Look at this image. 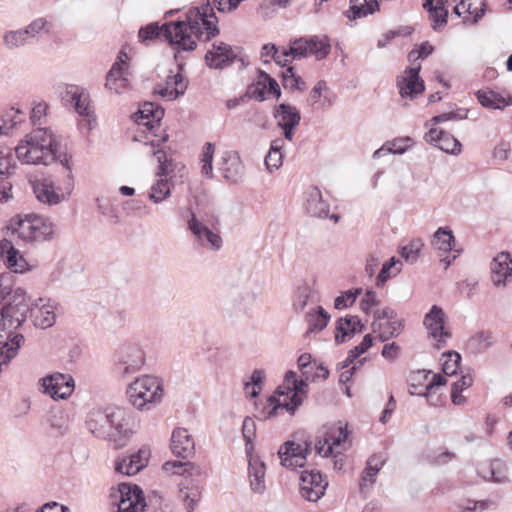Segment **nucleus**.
I'll return each mask as SVG.
<instances>
[{
  "label": "nucleus",
  "mask_w": 512,
  "mask_h": 512,
  "mask_svg": "<svg viewBox=\"0 0 512 512\" xmlns=\"http://www.w3.org/2000/svg\"><path fill=\"white\" fill-rule=\"evenodd\" d=\"M17 158L24 164L45 165L59 161L68 171L63 187L55 185L50 176L30 181L36 199L47 206H56L69 199L74 189L70 156L62 150L59 138L50 128H36L15 148Z\"/></svg>",
  "instance_id": "obj_1"
},
{
  "label": "nucleus",
  "mask_w": 512,
  "mask_h": 512,
  "mask_svg": "<svg viewBox=\"0 0 512 512\" xmlns=\"http://www.w3.org/2000/svg\"><path fill=\"white\" fill-rule=\"evenodd\" d=\"M43 301V298H39L30 304L23 288L13 289L6 305L0 308V343L18 334L15 331L26 321L28 313L34 327L39 329L52 327L56 322L55 311L58 303L51 299L45 303H42Z\"/></svg>",
  "instance_id": "obj_2"
},
{
  "label": "nucleus",
  "mask_w": 512,
  "mask_h": 512,
  "mask_svg": "<svg viewBox=\"0 0 512 512\" xmlns=\"http://www.w3.org/2000/svg\"><path fill=\"white\" fill-rule=\"evenodd\" d=\"M132 413L123 407L93 408L86 417V427L95 437L115 442L122 447L132 433Z\"/></svg>",
  "instance_id": "obj_3"
},
{
  "label": "nucleus",
  "mask_w": 512,
  "mask_h": 512,
  "mask_svg": "<svg viewBox=\"0 0 512 512\" xmlns=\"http://www.w3.org/2000/svg\"><path fill=\"white\" fill-rule=\"evenodd\" d=\"M196 25V22L192 25L178 20L165 22L161 26L157 22H152L139 29L138 39L146 46L156 40H163L178 53L190 52L196 49V44L189 37V33L199 32Z\"/></svg>",
  "instance_id": "obj_4"
},
{
  "label": "nucleus",
  "mask_w": 512,
  "mask_h": 512,
  "mask_svg": "<svg viewBox=\"0 0 512 512\" xmlns=\"http://www.w3.org/2000/svg\"><path fill=\"white\" fill-rule=\"evenodd\" d=\"M8 228L25 243L33 246L51 241L55 235V225L50 219L33 213L16 215L11 218Z\"/></svg>",
  "instance_id": "obj_5"
},
{
  "label": "nucleus",
  "mask_w": 512,
  "mask_h": 512,
  "mask_svg": "<svg viewBox=\"0 0 512 512\" xmlns=\"http://www.w3.org/2000/svg\"><path fill=\"white\" fill-rule=\"evenodd\" d=\"M182 23H197L199 32L189 33L191 40L197 45L198 41L207 42L219 34L218 19L210 6L209 1L201 7H194L185 14V19H178Z\"/></svg>",
  "instance_id": "obj_6"
},
{
  "label": "nucleus",
  "mask_w": 512,
  "mask_h": 512,
  "mask_svg": "<svg viewBox=\"0 0 512 512\" xmlns=\"http://www.w3.org/2000/svg\"><path fill=\"white\" fill-rule=\"evenodd\" d=\"M331 50L327 37L294 38L289 41L288 53L292 60H301L312 54L318 60L326 58Z\"/></svg>",
  "instance_id": "obj_7"
},
{
  "label": "nucleus",
  "mask_w": 512,
  "mask_h": 512,
  "mask_svg": "<svg viewBox=\"0 0 512 512\" xmlns=\"http://www.w3.org/2000/svg\"><path fill=\"white\" fill-rule=\"evenodd\" d=\"M164 109L153 102H144L138 109V111L134 114V120L138 125L146 126L150 133L153 134L154 137H158V134L154 132L155 124L159 125L163 116ZM169 139L168 133L165 131L159 138L152 139L146 144H149L151 147L156 148L159 147L161 143L167 142Z\"/></svg>",
  "instance_id": "obj_8"
},
{
  "label": "nucleus",
  "mask_w": 512,
  "mask_h": 512,
  "mask_svg": "<svg viewBox=\"0 0 512 512\" xmlns=\"http://www.w3.org/2000/svg\"><path fill=\"white\" fill-rule=\"evenodd\" d=\"M115 499L117 512H142L147 506L142 489L136 484L121 483L118 490L111 493Z\"/></svg>",
  "instance_id": "obj_9"
},
{
  "label": "nucleus",
  "mask_w": 512,
  "mask_h": 512,
  "mask_svg": "<svg viewBox=\"0 0 512 512\" xmlns=\"http://www.w3.org/2000/svg\"><path fill=\"white\" fill-rule=\"evenodd\" d=\"M299 481L302 497L311 502L318 501L328 486V481L317 469L302 471Z\"/></svg>",
  "instance_id": "obj_10"
},
{
  "label": "nucleus",
  "mask_w": 512,
  "mask_h": 512,
  "mask_svg": "<svg viewBox=\"0 0 512 512\" xmlns=\"http://www.w3.org/2000/svg\"><path fill=\"white\" fill-rule=\"evenodd\" d=\"M144 361V353L137 345L125 344L116 353V371L123 376L135 373Z\"/></svg>",
  "instance_id": "obj_11"
},
{
  "label": "nucleus",
  "mask_w": 512,
  "mask_h": 512,
  "mask_svg": "<svg viewBox=\"0 0 512 512\" xmlns=\"http://www.w3.org/2000/svg\"><path fill=\"white\" fill-rule=\"evenodd\" d=\"M421 65L406 67L404 74L398 76L396 85L402 98L415 99L425 90L423 79L419 76Z\"/></svg>",
  "instance_id": "obj_12"
},
{
  "label": "nucleus",
  "mask_w": 512,
  "mask_h": 512,
  "mask_svg": "<svg viewBox=\"0 0 512 512\" xmlns=\"http://www.w3.org/2000/svg\"><path fill=\"white\" fill-rule=\"evenodd\" d=\"M273 117L277 120V126L282 129L286 140L292 141L296 127L301 121L299 110L287 103H280L274 107Z\"/></svg>",
  "instance_id": "obj_13"
},
{
  "label": "nucleus",
  "mask_w": 512,
  "mask_h": 512,
  "mask_svg": "<svg viewBox=\"0 0 512 512\" xmlns=\"http://www.w3.org/2000/svg\"><path fill=\"white\" fill-rule=\"evenodd\" d=\"M44 393L53 399H66L74 390V379L70 374L54 373L40 379Z\"/></svg>",
  "instance_id": "obj_14"
},
{
  "label": "nucleus",
  "mask_w": 512,
  "mask_h": 512,
  "mask_svg": "<svg viewBox=\"0 0 512 512\" xmlns=\"http://www.w3.org/2000/svg\"><path fill=\"white\" fill-rule=\"evenodd\" d=\"M267 401L271 408L267 412L266 418L277 416L279 409H285L290 414H294L296 409L302 404L300 394L285 390L283 386H279L274 394L269 396Z\"/></svg>",
  "instance_id": "obj_15"
},
{
  "label": "nucleus",
  "mask_w": 512,
  "mask_h": 512,
  "mask_svg": "<svg viewBox=\"0 0 512 512\" xmlns=\"http://www.w3.org/2000/svg\"><path fill=\"white\" fill-rule=\"evenodd\" d=\"M191 217L188 220V228L196 239L205 247L219 250L222 247V238L219 233L214 232L198 220L196 215L190 211Z\"/></svg>",
  "instance_id": "obj_16"
},
{
  "label": "nucleus",
  "mask_w": 512,
  "mask_h": 512,
  "mask_svg": "<svg viewBox=\"0 0 512 512\" xmlns=\"http://www.w3.org/2000/svg\"><path fill=\"white\" fill-rule=\"evenodd\" d=\"M424 139L448 154L458 155L462 149L460 141L442 129L431 128L425 133Z\"/></svg>",
  "instance_id": "obj_17"
},
{
  "label": "nucleus",
  "mask_w": 512,
  "mask_h": 512,
  "mask_svg": "<svg viewBox=\"0 0 512 512\" xmlns=\"http://www.w3.org/2000/svg\"><path fill=\"white\" fill-rule=\"evenodd\" d=\"M365 329L361 319L356 315H347L340 317L335 322V343L343 344L352 339L355 334L363 332Z\"/></svg>",
  "instance_id": "obj_18"
},
{
  "label": "nucleus",
  "mask_w": 512,
  "mask_h": 512,
  "mask_svg": "<svg viewBox=\"0 0 512 512\" xmlns=\"http://www.w3.org/2000/svg\"><path fill=\"white\" fill-rule=\"evenodd\" d=\"M307 452V449H302V445L289 440L280 446L278 456L282 466L286 468H296L305 465Z\"/></svg>",
  "instance_id": "obj_19"
},
{
  "label": "nucleus",
  "mask_w": 512,
  "mask_h": 512,
  "mask_svg": "<svg viewBox=\"0 0 512 512\" xmlns=\"http://www.w3.org/2000/svg\"><path fill=\"white\" fill-rule=\"evenodd\" d=\"M491 280L496 287L505 286L512 276V256L509 252L498 253L490 263Z\"/></svg>",
  "instance_id": "obj_20"
},
{
  "label": "nucleus",
  "mask_w": 512,
  "mask_h": 512,
  "mask_svg": "<svg viewBox=\"0 0 512 512\" xmlns=\"http://www.w3.org/2000/svg\"><path fill=\"white\" fill-rule=\"evenodd\" d=\"M236 55L230 45L224 42H215L212 49L205 55L206 64L210 68L222 69L234 62Z\"/></svg>",
  "instance_id": "obj_21"
},
{
  "label": "nucleus",
  "mask_w": 512,
  "mask_h": 512,
  "mask_svg": "<svg viewBox=\"0 0 512 512\" xmlns=\"http://www.w3.org/2000/svg\"><path fill=\"white\" fill-rule=\"evenodd\" d=\"M170 447L175 456L183 459L195 454L194 440L186 428L177 427L173 430Z\"/></svg>",
  "instance_id": "obj_22"
},
{
  "label": "nucleus",
  "mask_w": 512,
  "mask_h": 512,
  "mask_svg": "<svg viewBox=\"0 0 512 512\" xmlns=\"http://www.w3.org/2000/svg\"><path fill=\"white\" fill-rule=\"evenodd\" d=\"M304 207L306 212L317 218L329 216V204L323 199L322 192L317 186H310L304 193Z\"/></svg>",
  "instance_id": "obj_23"
},
{
  "label": "nucleus",
  "mask_w": 512,
  "mask_h": 512,
  "mask_svg": "<svg viewBox=\"0 0 512 512\" xmlns=\"http://www.w3.org/2000/svg\"><path fill=\"white\" fill-rule=\"evenodd\" d=\"M179 499L183 502L186 512H194L201 499L202 488L194 479H183L179 484Z\"/></svg>",
  "instance_id": "obj_24"
},
{
  "label": "nucleus",
  "mask_w": 512,
  "mask_h": 512,
  "mask_svg": "<svg viewBox=\"0 0 512 512\" xmlns=\"http://www.w3.org/2000/svg\"><path fill=\"white\" fill-rule=\"evenodd\" d=\"M423 324L433 338H449L451 334L445 330V315L441 307L433 305L425 315Z\"/></svg>",
  "instance_id": "obj_25"
},
{
  "label": "nucleus",
  "mask_w": 512,
  "mask_h": 512,
  "mask_svg": "<svg viewBox=\"0 0 512 512\" xmlns=\"http://www.w3.org/2000/svg\"><path fill=\"white\" fill-rule=\"evenodd\" d=\"M146 462L147 453L143 450H139L129 457L117 459L115 462V471L127 476H133L145 467Z\"/></svg>",
  "instance_id": "obj_26"
},
{
  "label": "nucleus",
  "mask_w": 512,
  "mask_h": 512,
  "mask_svg": "<svg viewBox=\"0 0 512 512\" xmlns=\"http://www.w3.org/2000/svg\"><path fill=\"white\" fill-rule=\"evenodd\" d=\"M248 457V474L250 486L253 492L263 493L266 489L265 485V472L266 466L263 461L252 454Z\"/></svg>",
  "instance_id": "obj_27"
},
{
  "label": "nucleus",
  "mask_w": 512,
  "mask_h": 512,
  "mask_svg": "<svg viewBox=\"0 0 512 512\" xmlns=\"http://www.w3.org/2000/svg\"><path fill=\"white\" fill-rule=\"evenodd\" d=\"M0 250L5 257L6 266L16 273H23L28 269L26 260L19 251L6 239L0 242Z\"/></svg>",
  "instance_id": "obj_28"
},
{
  "label": "nucleus",
  "mask_w": 512,
  "mask_h": 512,
  "mask_svg": "<svg viewBox=\"0 0 512 512\" xmlns=\"http://www.w3.org/2000/svg\"><path fill=\"white\" fill-rule=\"evenodd\" d=\"M127 63L118 57L117 61L112 65L107 73L105 87L116 93H121L127 86L128 80L124 77L123 69Z\"/></svg>",
  "instance_id": "obj_29"
},
{
  "label": "nucleus",
  "mask_w": 512,
  "mask_h": 512,
  "mask_svg": "<svg viewBox=\"0 0 512 512\" xmlns=\"http://www.w3.org/2000/svg\"><path fill=\"white\" fill-rule=\"evenodd\" d=\"M350 7L344 12L349 20H356L374 14L379 10L378 0H349Z\"/></svg>",
  "instance_id": "obj_30"
},
{
  "label": "nucleus",
  "mask_w": 512,
  "mask_h": 512,
  "mask_svg": "<svg viewBox=\"0 0 512 512\" xmlns=\"http://www.w3.org/2000/svg\"><path fill=\"white\" fill-rule=\"evenodd\" d=\"M132 384H138L146 394V397H149L150 401H154V403H160L163 394V384L161 380L154 376L145 375L141 378H137Z\"/></svg>",
  "instance_id": "obj_31"
},
{
  "label": "nucleus",
  "mask_w": 512,
  "mask_h": 512,
  "mask_svg": "<svg viewBox=\"0 0 512 512\" xmlns=\"http://www.w3.org/2000/svg\"><path fill=\"white\" fill-rule=\"evenodd\" d=\"M493 344V333L489 330H481L468 339L466 347L471 354L479 355L485 353Z\"/></svg>",
  "instance_id": "obj_32"
},
{
  "label": "nucleus",
  "mask_w": 512,
  "mask_h": 512,
  "mask_svg": "<svg viewBox=\"0 0 512 512\" xmlns=\"http://www.w3.org/2000/svg\"><path fill=\"white\" fill-rule=\"evenodd\" d=\"M330 318V314L321 306L310 310L305 316L306 322L308 324L306 335L322 331L327 327Z\"/></svg>",
  "instance_id": "obj_33"
},
{
  "label": "nucleus",
  "mask_w": 512,
  "mask_h": 512,
  "mask_svg": "<svg viewBox=\"0 0 512 512\" xmlns=\"http://www.w3.org/2000/svg\"><path fill=\"white\" fill-rule=\"evenodd\" d=\"M163 470L166 472H171L173 474H179L185 476V478L193 476H201L202 469L199 465L195 463L186 461H167L163 464Z\"/></svg>",
  "instance_id": "obj_34"
},
{
  "label": "nucleus",
  "mask_w": 512,
  "mask_h": 512,
  "mask_svg": "<svg viewBox=\"0 0 512 512\" xmlns=\"http://www.w3.org/2000/svg\"><path fill=\"white\" fill-rule=\"evenodd\" d=\"M138 384H129L126 390V395L128 397L129 403L134 406L138 410H150L157 403L154 401H150L149 397H146V394L143 390H141Z\"/></svg>",
  "instance_id": "obj_35"
},
{
  "label": "nucleus",
  "mask_w": 512,
  "mask_h": 512,
  "mask_svg": "<svg viewBox=\"0 0 512 512\" xmlns=\"http://www.w3.org/2000/svg\"><path fill=\"white\" fill-rule=\"evenodd\" d=\"M223 177L232 183L240 181L243 175V166L238 157H223V163L220 167Z\"/></svg>",
  "instance_id": "obj_36"
},
{
  "label": "nucleus",
  "mask_w": 512,
  "mask_h": 512,
  "mask_svg": "<svg viewBox=\"0 0 512 512\" xmlns=\"http://www.w3.org/2000/svg\"><path fill=\"white\" fill-rule=\"evenodd\" d=\"M454 243L453 231L448 227H439L434 233L432 245L435 249L443 253H449L453 250Z\"/></svg>",
  "instance_id": "obj_37"
},
{
  "label": "nucleus",
  "mask_w": 512,
  "mask_h": 512,
  "mask_svg": "<svg viewBox=\"0 0 512 512\" xmlns=\"http://www.w3.org/2000/svg\"><path fill=\"white\" fill-rule=\"evenodd\" d=\"M327 436L329 437L331 444L327 447L325 450L324 456L329 457L333 454V448L335 446H339L340 444L344 443L350 434V431L348 430V425L345 424L342 425H331L328 427L326 431Z\"/></svg>",
  "instance_id": "obj_38"
},
{
  "label": "nucleus",
  "mask_w": 512,
  "mask_h": 512,
  "mask_svg": "<svg viewBox=\"0 0 512 512\" xmlns=\"http://www.w3.org/2000/svg\"><path fill=\"white\" fill-rule=\"evenodd\" d=\"M73 109L80 115L86 118L85 122L87 124L88 129H93L96 126V118L94 116V112L91 110L90 106V95L88 91L85 89L81 94V99L79 103H75L73 105Z\"/></svg>",
  "instance_id": "obj_39"
},
{
  "label": "nucleus",
  "mask_w": 512,
  "mask_h": 512,
  "mask_svg": "<svg viewBox=\"0 0 512 512\" xmlns=\"http://www.w3.org/2000/svg\"><path fill=\"white\" fill-rule=\"evenodd\" d=\"M156 183H154L151 187V192L149 193V198L154 203H160L165 200L171 194V189L173 187V183L164 177H157Z\"/></svg>",
  "instance_id": "obj_40"
},
{
  "label": "nucleus",
  "mask_w": 512,
  "mask_h": 512,
  "mask_svg": "<svg viewBox=\"0 0 512 512\" xmlns=\"http://www.w3.org/2000/svg\"><path fill=\"white\" fill-rule=\"evenodd\" d=\"M21 115H23L21 109L11 107L9 111L0 116V134L8 135L12 128L22 122Z\"/></svg>",
  "instance_id": "obj_41"
},
{
  "label": "nucleus",
  "mask_w": 512,
  "mask_h": 512,
  "mask_svg": "<svg viewBox=\"0 0 512 512\" xmlns=\"http://www.w3.org/2000/svg\"><path fill=\"white\" fill-rule=\"evenodd\" d=\"M479 103L486 108L490 109H503L508 105L503 97L494 91L479 90L476 93Z\"/></svg>",
  "instance_id": "obj_42"
},
{
  "label": "nucleus",
  "mask_w": 512,
  "mask_h": 512,
  "mask_svg": "<svg viewBox=\"0 0 512 512\" xmlns=\"http://www.w3.org/2000/svg\"><path fill=\"white\" fill-rule=\"evenodd\" d=\"M404 327L403 320L387 321L386 323H380L378 325L379 340L386 342L391 338L397 337Z\"/></svg>",
  "instance_id": "obj_43"
},
{
  "label": "nucleus",
  "mask_w": 512,
  "mask_h": 512,
  "mask_svg": "<svg viewBox=\"0 0 512 512\" xmlns=\"http://www.w3.org/2000/svg\"><path fill=\"white\" fill-rule=\"evenodd\" d=\"M383 464L384 460H382L380 457L376 455L369 457L367 460L366 468L363 471L360 485L362 486L365 482L374 484L376 482L377 473L380 471Z\"/></svg>",
  "instance_id": "obj_44"
},
{
  "label": "nucleus",
  "mask_w": 512,
  "mask_h": 512,
  "mask_svg": "<svg viewBox=\"0 0 512 512\" xmlns=\"http://www.w3.org/2000/svg\"><path fill=\"white\" fill-rule=\"evenodd\" d=\"M3 42L7 49L13 50L28 43V37L23 29L9 30L3 35Z\"/></svg>",
  "instance_id": "obj_45"
},
{
  "label": "nucleus",
  "mask_w": 512,
  "mask_h": 512,
  "mask_svg": "<svg viewBox=\"0 0 512 512\" xmlns=\"http://www.w3.org/2000/svg\"><path fill=\"white\" fill-rule=\"evenodd\" d=\"M442 359V372L447 376L455 375L461 364V355L454 350H449L442 354Z\"/></svg>",
  "instance_id": "obj_46"
},
{
  "label": "nucleus",
  "mask_w": 512,
  "mask_h": 512,
  "mask_svg": "<svg viewBox=\"0 0 512 512\" xmlns=\"http://www.w3.org/2000/svg\"><path fill=\"white\" fill-rule=\"evenodd\" d=\"M242 435L245 440V452L250 456L254 450L253 440L256 436V424L250 417H246L242 425Z\"/></svg>",
  "instance_id": "obj_47"
},
{
  "label": "nucleus",
  "mask_w": 512,
  "mask_h": 512,
  "mask_svg": "<svg viewBox=\"0 0 512 512\" xmlns=\"http://www.w3.org/2000/svg\"><path fill=\"white\" fill-rule=\"evenodd\" d=\"M363 292L362 288H353L343 292L341 295L337 296L334 300V308L337 310H343L348 307H351Z\"/></svg>",
  "instance_id": "obj_48"
},
{
  "label": "nucleus",
  "mask_w": 512,
  "mask_h": 512,
  "mask_svg": "<svg viewBox=\"0 0 512 512\" xmlns=\"http://www.w3.org/2000/svg\"><path fill=\"white\" fill-rule=\"evenodd\" d=\"M153 155L156 156L157 161L159 163L158 170L156 172V177H164L173 172L174 164L171 158H168L165 151L162 149H157L153 151Z\"/></svg>",
  "instance_id": "obj_49"
},
{
  "label": "nucleus",
  "mask_w": 512,
  "mask_h": 512,
  "mask_svg": "<svg viewBox=\"0 0 512 512\" xmlns=\"http://www.w3.org/2000/svg\"><path fill=\"white\" fill-rule=\"evenodd\" d=\"M85 89L74 84H68L65 86L63 92H61V100L65 106H71L81 99V94Z\"/></svg>",
  "instance_id": "obj_50"
},
{
  "label": "nucleus",
  "mask_w": 512,
  "mask_h": 512,
  "mask_svg": "<svg viewBox=\"0 0 512 512\" xmlns=\"http://www.w3.org/2000/svg\"><path fill=\"white\" fill-rule=\"evenodd\" d=\"M429 374L430 371L418 370L410 375L408 380L410 395L425 397L424 391L420 390L419 388L422 386V382L427 379Z\"/></svg>",
  "instance_id": "obj_51"
},
{
  "label": "nucleus",
  "mask_w": 512,
  "mask_h": 512,
  "mask_svg": "<svg viewBox=\"0 0 512 512\" xmlns=\"http://www.w3.org/2000/svg\"><path fill=\"white\" fill-rule=\"evenodd\" d=\"M488 472H489L488 480H490L494 483H504V482L508 481L505 465L499 459H495V460L491 461ZM484 478L487 479L486 476H484Z\"/></svg>",
  "instance_id": "obj_52"
},
{
  "label": "nucleus",
  "mask_w": 512,
  "mask_h": 512,
  "mask_svg": "<svg viewBox=\"0 0 512 512\" xmlns=\"http://www.w3.org/2000/svg\"><path fill=\"white\" fill-rule=\"evenodd\" d=\"M423 243L421 239H414L409 244L403 246L400 250V255L407 262L414 263L422 250Z\"/></svg>",
  "instance_id": "obj_53"
},
{
  "label": "nucleus",
  "mask_w": 512,
  "mask_h": 512,
  "mask_svg": "<svg viewBox=\"0 0 512 512\" xmlns=\"http://www.w3.org/2000/svg\"><path fill=\"white\" fill-rule=\"evenodd\" d=\"M446 382L447 380L443 375L436 373L433 375L431 381L425 386L424 394L427 399V402L430 405H437L439 397L434 399L435 388H437L438 386L445 385Z\"/></svg>",
  "instance_id": "obj_54"
},
{
  "label": "nucleus",
  "mask_w": 512,
  "mask_h": 512,
  "mask_svg": "<svg viewBox=\"0 0 512 512\" xmlns=\"http://www.w3.org/2000/svg\"><path fill=\"white\" fill-rule=\"evenodd\" d=\"M429 13L432 20V29L436 32L441 31L448 22V10L444 6L433 8Z\"/></svg>",
  "instance_id": "obj_55"
},
{
  "label": "nucleus",
  "mask_w": 512,
  "mask_h": 512,
  "mask_svg": "<svg viewBox=\"0 0 512 512\" xmlns=\"http://www.w3.org/2000/svg\"><path fill=\"white\" fill-rule=\"evenodd\" d=\"M258 75L262 80L264 91L279 99L281 97V89L278 82L262 69H258Z\"/></svg>",
  "instance_id": "obj_56"
},
{
  "label": "nucleus",
  "mask_w": 512,
  "mask_h": 512,
  "mask_svg": "<svg viewBox=\"0 0 512 512\" xmlns=\"http://www.w3.org/2000/svg\"><path fill=\"white\" fill-rule=\"evenodd\" d=\"M268 49L272 51V60L280 67H286L290 63V60L287 59V57H290L288 48H282V50H280L275 44H264L263 50Z\"/></svg>",
  "instance_id": "obj_57"
},
{
  "label": "nucleus",
  "mask_w": 512,
  "mask_h": 512,
  "mask_svg": "<svg viewBox=\"0 0 512 512\" xmlns=\"http://www.w3.org/2000/svg\"><path fill=\"white\" fill-rule=\"evenodd\" d=\"M412 144V139L410 137L396 138L392 141L386 142V147H388V152L392 154H403Z\"/></svg>",
  "instance_id": "obj_58"
},
{
  "label": "nucleus",
  "mask_w": 512,
  "mask_h": 512,
  "mask_svg": "<svg viewBox=\"0 0 512 512\" xmlns=\"http://www.w3.org/2000/svg\"><path fill=\"white\" fill-rule=\"evenodd\" d=\"M245 120L255 125L261 127L262 129H266L267 117L266 115L257 107H251L245 112Z\"/></svg>",
  "instance_id": "obj_59"
},
{
  "label": "nucleus",
  "mask_w": 512,
  "mask_h": 512,
  "mask_svg": "<svg viewBox=\"0 0 512 512\" xmlns=\"http://www.w3.org/2000/svg\"><path fill=\"white\" fill-rule=\"evenodd\" d=\"M246 99H255L256 101L263 102L265 97V91L262 86V80L258 77L257 82L251 83L246 92L244 93Z\"/></svg>",
  "instance_id": "obj_60"
},
{
  "label": "nucleus",
  "mask_w": 512,
  "mask_h": 512,
  "mask_svg": "<svg viewBox=\"0 0 512 512\" xmlns=\"http://www.w3.org/2000/svg\"><path fill=\"white\" fill-rule=\"evenodd\" d=\"M14 168L11 152L0 150V179L4 176H9Z\"/></svg>",
  "instance_id": "obj_61"
},
{
  "label": "nucleus",
  "mask_w": 512,
  "mask_h": 512,
  "mask_svg": "<svg viewBox=\"0 0 512 512\" xmlns=\"http://www.w3.org/2000/svg\"><path fill=\"white\" fill-rule=\"evenodd\" d=\"M183 65H178V72L174 75H172L173 83H174V96H182L184 95L187 87H188V80L185 79V77L182 74Z\"/></svg>",
  "instance_id": "obj_62"
},
{
  "label": "nucleus",
  "mask_w": 512,
  "mask_h": 512,
  "mask_svg": "<svg viewBox=\"0 0 512 512\" xmlns=\"http://www.w3.org/2000/svg\"><path fill=\"white\" fill-rule=\"evenodd\" d=\"M397 263H400V261L397 260L395 257H391L388 261H386L383 264V266H382V268H381V270H380V272H379V274H378V276L376 278V285L378 287L384 285L385 282L389 279V277L391 275L390 271H391L392 268L395 267V265Z\"/></svg>",
  "instance_id": "obj_63"
},
{
  "label": "nucleus",
  "mask_w": 512,
  "mask_h": 512,
  "mask_svg": "<svg viewBox=\"0 0 512 512\" xmlns=\"http://www.w3.org/2000/svg\"><path fill=\"white\" fill-rule=\"evenodd\" d=\"M379 304V300L377 298L376 292L372 289H367L364 297L360 301V309L365 314H369L371 308L377 306Z\"/></svg>",
  "instance_id": "obj_64"
}]
</instances>
